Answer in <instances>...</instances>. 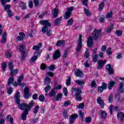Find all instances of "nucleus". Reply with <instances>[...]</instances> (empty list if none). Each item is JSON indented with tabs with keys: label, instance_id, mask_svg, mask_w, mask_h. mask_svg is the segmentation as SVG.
<instances>
[{
	"label": "nucleus",
	"instance_id": "1",
	"mask_svg": "<svg viewBox=\"0 0 124 124\" xmlns=\"http://www.w3.org/2000/svg\"><path fill=\"white\" fill-rule=\"evenodd\" d=\"M20 92H17L15 96V98L16 99V104L18 105L19 108L21 110H28L30 111L33 105V101H31L29 105H26L25 104H20Z\"/></svg>",
	"mask_w": 124,
	"mask_h": 124
},
{
	"label": "nucleus",
	"instance_id": "2",
	"mask_svg": "<svg viewBox=\"0 0 124 124\" xmlns=\"http://www.w3.org/2000/svg\"><path fill=\"white\" fill-rule=\"evenodd\" d=\"M101 35V31L100 30H94L93 32L92 36L89 37L87 41L88 47H92L93 46V40L97 39Z\"/></svg>",
	"mask_w": 124,
	"mask_h": 124
},
{
	"label": "nucleus",
	"instance_id": "3",
	"mask_svg": "<svg viewBox=\"0 0 124 124\" xmlns=\"http://www.w3.org/2000/svg\"><path fill=\"white\" fill-rule=\"evenodd\" d=\"M73 91L76 93L75 96L77 100L78 101H81L82 100V96H81V93H82V91L79 88H74Z\"/></svg>",
	"mask_w": 124,
	"mask_h": 124
},
{
	"label": "nucleus",
	"instance_id": "4",
	"mask_svg": "<svg viewBox=\"0 0 124 124\" xmlns=\"http://www.w3.org/2000/svg\"><path fill=\"white\" fill-rule=\"evenodd\" d=\"M24 79V75H21L20 76L18 77L17 78V82L18 86L20 87H25L26 84L25 83H22V81Z\"/></svg>",
	"mask_w": 124,
	"mask_h": 124
},
{
	"label": "nucleus",
	"instance_id": "5",
	"mask_svg": "<svg viewBox=\"0 0 124 124\" xmlns=\"http://www.w3.org/2000/svg\"><path fill=\"white\" fill-rule=\"evenodd\" d=\"M97 103L99 104V106L102 108V109H103L104 108V106L105 105V104L104 103V101L103 100H102V98L100 97H98L97 98Z\"/></svg>",
	"mask_w": 124,
	"mask_h": 124
},
{
	"label": "nucleus",
	"instance_id": "6",
	"mask_svg": "<svg viewBox=\"0 0 124 124\" xmlns=\"http://www.w3.org/2000/svg\"><path fill=\"white\" fill-rule=\"evenodd\" d=\"M30 89L29 87H26L24 88V98H29L31 96V94L30 93V92L29 91Z\"/></svg>",
	"mask_w": 124,
	"mask_h": 124
},
{
	"label": "nucleus",
	"instance_id": "7",
	"mask_svg": "<svg viewBox=\"0 0 124 124\" xmlns=\"http://www.w3.org/2000/svg\"><path fill=\"white\" fill-rule=\"evenodd\" d=\"M81 47H82V36L79 35L78 39V43L77 47V52H79L81 50Z\"/></svg>",
	"mask_w": 124,
	"mask_h": 124
},
{
	"label": "nucleus",
	"instance_id": "8",
	"mask_svg": "<svg viewBox=\"0 0 124 124\" xmlns=\"http://www.w3.org/2000/svg\"><path fill=\"white\" fill-rule=\"evenodd\" d=\"M107 89V84L105 83H102V86L98 87V91L100 93H102L104 90H106Z\"/></svg>",
	"mask_w": 124,
	"mask_h": 124
},
{
	"label": "nucleus",
	"instance_id": "9",
	"mask_svg": "<svg viewBox=\"0 0 124 124\" xmlns=\"http://www.w3.org/2000/svg\"><path fill=\"white\" fill-rule=\"evenodd\" d=\"M106 68L109 74H113V73H114L113 67H112V65L110 64H107L106 66Z\"/></svg>",
	"mask_w": 124,
	"mask_h": 124
},
{
	"label": "nucleus",
	"instance_id": "10",
	"mask_svg": "<svg viewBox=\"0 0 124 124\" xmlns=\"http://www.w3.org/2000/svg\"><path fill=\"white\" fill-rule=\"evenodd\" d=\"M39 57H40V54H39L38 52H35V53H34V56L31 58L30 60V62H35V61L37 60V58Z\"/></svg>",
	"mask_w": 124,
	"mask_h": 124
},
{
	"label": "nucleus",
	"instance_id": "11",
	"mask_svg": "<svg viewBox=\"0 0 124 124\" xmlns=\"http://www.w3.org/2000/svg\"><path fill=\"white\" fill-rule=\"evenodd\" d=\"M40 23L43 26H46V27H50L51 26V23L48 20H42L40 22Z\"/></svg>",
	"mask_w": 124,
	"mask_h": 124
},
{
	"label": "nucleus",
	"instance_id": "12",
	"mask_svg": "<svg viewBox=\"0 0 124 124\" xmlns=\"http://www.w3.org/2000/svg\"><path fill=\"white\" fill-rule=\"evenodd\" d=\"M106 63V61L99 60L98 62V67L97 69H101L103 67V65Z\"/></svg>",
	"mask_w": 124,
	"mask_h": 124
},
{
	"label": "nucleus",
	"instance_id": "13",
	"mask_svg": "<svg viewBox=\"0 0 124 124\" xmlns=\"http://www.w3.org/2000/svg\"><path fill=\"white\" fill-rule=\"evenodd\" d=\"M61 57V51L58 49L56 50L53 54V59L54 60H56V59H59Z\"/></svg>",
	"mask_w": 124,
	"mask_h": 124
},
{
	"label": "nucleus",
	"instance_id": "14",
	"mask_svg": "<svg viewBox=\"0 0 124 124\" xmlns=\"http://www.w3.org/2000/svg\"><path fill=\"white\" fill-rule=\"evenodd\" d=\"M117 119L119 121H120V122H123V121H124V112H119L117 114Z\"/></svg>",
	"mask_w": 124,
	"mask_h": 124
},
{
	"label": "nucleus",
	"instance_id": "15",
	"mask_svg": "<svg viewBox=\"0 0 124 124\" xmlns=\"http://www.w3.org/2000/svg\"><path fill=\"white\" fill-rule=\"evenodd\" d=\"M75 75L77 77H83L84 76L83 72H82V71L80 70V69H77L76 71Z\"/></svg>",
	"mask_w": 124,
	"mask_h": 124
},
{
	"label": "nucleus",
	"instance_id": "16",
	"mask_svg": "<svg viewBox=\"0 0 124 124\" xmlns=\"http://www.w3.org/2000/svg\"><path fill=\"white\" fill-rule=\"evenodd\" d=\"M19 35H20V36H17L16 37V39L18 41H22V40H23L24 39V38L25 37V36H26V35L25 34V33L20 32L19 33Z\"/></svg>",
	"mask_w": 124,
	"mask_h": 124
},
{
	"label": "nucleus",
	"instance_id": "17",
	"mask_svg": "<svg viewBox=\"0 0 124 124\" xmlns=\"http://www.w3.org/2000/svg\"><path fill=\"white\" fill-rule=\"evenodd\" d=\"M75 83L79 85L80 87H84L85 86V80H75Z\"/></svg>",
	"mask_w": 124,
	"mask_h": 124
},
{
	"label": "nucleus",
	"instance_id": "18",
	"mask_svg": "<svg viewBox=\"0 0 124 124\" xmlns=\"http://www.w3.org/2000/svg\"><path fill=\"white\" fill-rule=\"evenodd\" d=\"M109 112L111 115H113V110H115V111H118L119 110V108L117 106H110L109 107Z\"/></svg>",
	"mask_w": 124,
	"mask_h": 124
},
{
	"label": "nucleus",
	"instance_id": "19",
	"mask_svg": "<svg viewBox=\"0 0 124 124\" xmlns=\"http://www.w3.org/2000/svg\"><path fill=\"white\" fill-rule=\"evenodd\" d=\"M77 117H78V115L76 114H73V115L71 116L69 119L70 124H73Z\"/></svg>",
	"mask_w": 124,
	"mask_h": 124
},
{
	"label": "nucleus",
	"instance_id": "20",
	"mask_svg": "<svg viewBox=\"0 0 124 124\" xmlns=\"http://www.w3.org/2000/svg\"><path fill=\"white\" fill-rule=\"evenodd\" d=\"M29 114V110H25V111L22 113L21 115V119L23 121H25L27 119V115Z\"/></svg>",
	"mask_w": 124,
	"mask_h": 124
},
{
	"label": "nucleus",
	"instance_id": "21",
	"mask_svg": "<svg viewBox=\"0 0 124 124\" xmlns=\"http://www.w3.org/2000/svg\"><path fill=\"white\" fill-rule=\"evenodd\" d=\"M18 74V69H13L11 70V76H15Z\"/></svg>",
	"mask_w": 124,
	"mask_h": 124
},
{
	"label": "nucleus",
	"instance_id": "22",
	"mask_svg": "<svg viewBox=\"0 0 124 124\" xmlns=\"http://www.w3.org/2000/svg\"><path fill=\"white\" fill-rule=\"evenodd\" d=\"M115 86V82L113 81H111L109 82L108 85V90H112L113 89V87Z\"/></svg>",
	"mask_w": 124,
	"mask_h": 124
},
{
	"label": "nucleus",
	"instance_id": "23",
	"mask_svg": "<svg viewBox=\"0 0 124 124\" xmlns=\"http://www.w3.org/2000/svg\"><path fill=\"white\" fill-rule=\"evenodd\" d=\"M42 47V44H39L37 46H34L32 47V50H35V51H39V49Z\"/></svg>",
	"mask_w": 124,
	"mask_h": 124
},
{
	"label": "nucleus",
	"instance_id": "24",
	"mask_svg": "<svg viewBox=\"0 0 124 124\" xmlns=\"http://www.w3.org/2000/svg\"><path fill=\"white\" fill-rule=\"evenodd\" d=\"M6 32H5L2 36V40L1 41V43H6Z\"/></svg>",
	"mask_w": 124,
	"mask_h": 124
},
{
	"label": "nucleus",
	"instance_id": "25",
	"mask_svg": "<svg viewBox=\"0 0 124 124\" xmlns=\"http://www.w3.org/2000/svg\"><path fill=\"white\" fill-rule=\"evenodd\" d=\"M14 82V78H13V77H10L8 80V86H10L11 84H13Z\"/></svg>",
	"mask_w": 124,
	"mask_h": 124
},
{
	"label": "nucleus",
	"instance_id": "26",
	"mask_svg": "<svg viewBox=\"0 0 124 124\" xmlns=\"http://www.w3.org/2000/svg\"><path fill=\"white\" fill-rule=\"evenodd\" d=\"M19 50L22 53H25L26 51V46L23 45H21L19 46Z\"/></svg>",
	"mask_w": 124,
	"mask_h": 124
},
{
	"label": "nucleus",
	"instance_id": "27",
	"mask_svg": "<svg viewBox=\"0 0 124 124\" xmlns=\"http://www.w3.org/2000/svg\"><path fill=\"white\" fill-rule=\"evenodd\" d=\"M100 113L102 118L103 119H105L107 117V113H106L105 111L100 110Z\"/></svg>",
	"mask_w": 124,
	"mask_h": 124
},
{
	"label": "nucleus",
	"instance_id": "28",
	"mask_svg": "<svg viewBox=\"0 0 124 124\" xmlns=\"http://www.w3.org/2000/svg\"><path fill=\"white\" fill-rule=\"evenodd\" d=\"M104 6H105V4L104 2H102L100 3L99 5V11H102L103 8H104Z\"/></svg>",
	"mask_w": 124,
	"mask_h": 124
},
{
	"label": "nucleus",
	"instance_id": "29",
	"mask_svg": "<svg viewBox=\"0 0 124 124\" xmlns=\"http://www.w3.org/2000/svg\"><path fill=\"white\" fill-rule=\"evenodd\" d=\"M42 31L43 33H44V34H45V33L48 31V27L46 26H43L42 28Z\"/></svg>",
	"mask_w": 124,
	"mask_h": 124
},
{
	"label": "nucleus",
	"instance_id": "30",
	"mask_svg": "<svg viewBox=\"0 0 124 124\" xmlns=\"http://www.w3.org/2000/svg\"><path fill=\"white\" fill-rule=\"evenodd\" d=\"M65 42L64 40H60L57 43H56V46H62L63 44H64Z\"/></svg>",
	"mask_w": 124,
	"mask_h": 124
},
{
	"label": "nucleus",
	"instance_id": "31",
	"mask_svg": "<svg viewBox=\"0 0 124 124\" xmlns=\"http://www.w3.org/2000/svg\"><path fill=\"white\" fill-rule=\"evenodd\" d=\"M84 58H86V59H89L90 58V54L89 53V49L87 48L86 49V51L84 55Z\"/></svg>",
	"mask_w": 124,
	"mask_h": 124
},
{
	"label": "nucleus",
	"instance_id": "32",
	"mask_svg": "<svg viewBox=\"0 0 124 124\" xmlns=\"http://www.w3.org/2000/svg\"><path fill=\"white\" fill-rule=\"evenodd\" d=\"M119 91L121 93H124V83L121 82L119 84Z\"/></svg>",
	"mask_w": 124,
	"mask_h": 124
},
{
	"label": "nucleus",
	"instance_id": "33",
	"mask_svg": "<svg viewBox=\"0 0 124 124\" xmlns=\"http://www.w3.org/2000/svg\"><path fill=\"white\" fill-rule=\"evenodd\" d=\"M52 14L53 17H57L58 16V9H54L52 12Z\"/></svg>",
	"mask_w": 124,
	"mask_h": 124
},
{
	"label": "nucleus",
	"instance_id": "34",
	"mask_svg": "<svg viewBox=\"0 0 124 124\" xmlns=\"http://www.w3.org/2000/svg\"><path fill=\"white\" fill-rule=\"evenodd\" d=\"M71 15V13H68V12H66L65 15L64 16V19H69L70 18V16Z\"/></svg>",
	"mask_w": 124,
	"mask_h": 124
},
{
	"label": "nucleus",
	"instance_id": "35",
	"mask_svg": "<svg viewBox=\"0 0 124 124\" xmlns=\"http://www.w3.org/2000/svg\"><path fill=\"white\" fill-rule=\"evenodd\" d=\"M68 55V50H64V53L62 55V58H63V60H64V59H66L67 58Z\"/></svg>",
	"mask_w": 124,
	"mask_h": 124
},
{
	"label": "nucleus",
	"instance_id": "36",
	"mask_svg": "<svg viewBox=\"0 0 124 124\" xmlns=\"http://www.w3.org/2000/svg\"><path fill=\"white\" fill-rule=\"evenodd\" d=\"M19 5L21 7L22 9H26L27 8V6H26V3L24 2H21L20 3Z\"/></svg>",
	"mask_w": 124,
	"mask_h": 124
},
{
	"label": "nucleus",
	"instance_id": "37",
	"mask_svg": "<svg viewBox=\"0 0 124 124\" xmlns=\"http://www.w3.org/2000/svg\"><path fill=\"white\" fill-rule=\"evenodd\" d=\"M62 87V85H57L54 86L53 89L54 90L58 91V90H61Z\"/></svg>",
	"mask_w": 124,
	"mask_h": 124
},
{
	"label": "nucleus",
	"instance_id": "38",
	"mask_svg": "<svg viewBox=\"0 0 124 124\" xmlns=\"http://www.w3.org/2000/svg\"><path fill=\"white\" fill-rule=\"evenodd\" d=\"M61 21H62V18H59L57 19L54 21V24L56 25V26H58V25H60V23H61Z\"/></svg>",
	"mask_w": 124,
	"mask_h": 124
},
{
	"label": "nucleus",
	"instance_id": "39",
	"mask_svg": "<svg viewBox=\"0 0 124 124\" xmlns=\"http://www.w3.org/2000/svg\"><path fill=\"white\" fill-rule=\"evenodd\" d=\"M45 85H49L50 84V78L49 77H46L45 78Z\"/></svg>",
	"mask_w": 124,
	"mask_h": 124
},
{
	"label": "nucleus",
	"instance_id": "40",
	"mask_svg": "<svg viewBox=\"0 0 124 124\" xmlns=\"http://www.w3.org/2000/svg\"><path fill=\"white\" fill-rule=\"evenodd\" d=\"M71 81V78L70 77H68L67 79L66 80V85L67 86H69V85H70Z\"/></svg>",
	"mask_w": 124,
	"mask_h": 124
},
{
	"label": "nucleus",
	"instance_id": "41",
	"mask_svg": "<svg viewBox=\"0 0 124 124\" xmlns=\"http://www.w3.org/2000/svg\"><path fill=\"white\" fill-rule=\"evenodd\" d=\"M62 93H58L56 96L55 100L56 101H58V100L62 98Z\"/></svg>",
	"mask_w": 124,
	"mask_h": 124
},
{
	"label": "nucleus",
	"instance_id": "42",
	"mask_svg": "<svg viewBox=\"0 0 124 124\" xmlns=\"http://www.w3.org/2000/svg\"><path fill=\"white\" fill-rule=\"evenodd\" d=\"M84 14H85V15L86 16H90L91 15V12H90V11H89V10L85 8L84 9Z\"/></svg>",
	"mask_w": 124,
	"mask_h": 124
},
{
	"label": "nucleus",
	"instance_id": "43",
	"mask_svg": "<svg viewBox=\"0 0 124 124\" xmlns=\"http://www.w3.org/2000/svg\"><path fill=\"white\" fill-rule=\"evenodd\" d=\"M39 99L40 101H41V102H43V101H44V100H45V97L43 95H40L39 96Z\"/></svg>",
	"mask_w": 124,
	"mask_h": 124
},
{
	"label": "nucleus",
	"instance_id": "44",
	"mask_svg": "<svg viewBox=\"0 0 124 124\" xmlns=\"http://www.w3.org/2000/svg\"><path fill=\"white\" fill-rule=\"evenodd\" d=\"M113 27H114L113 25H110V27L109 28H107V29H106V32H107V33L110 32V31H112V30H113Z\"/></svg>",
	"mask_w": 124,
	"mask_h": 124
},
{
	"label": "nucleus",
	"instance_id": "45",
	"mask_svg": "<svg viewBox=\"0 0 124 124\" xmlns=\"http://www.w3.org/2000/svg\"><path fill=\"white\" fill-rule=\"evenodd\" d=\"M97 55H93V62H97Z\"/></svg>",
	"mask_w": 124,
	"mask_h": 124
},
{
	"label": "nucleus",
	"instance_id": "46",
	"mask_svg": "<svg viewBox=\"0 0 124 124\" xmlns=\"http://www.w3.org/2000/svg\"><path fill=\"white\" fill-rule=\"evenodd\" d=\"M46 67H47V66L45 63H42L40 66V68L42 70H45V69H46Z\"/></svg>",
	"mask_w": 124,
	"mask_h": 124
},
{
	"label": "nucleus",
	"instance_id": "47",
	"mask_svg": "<svg viewBox=\"0 0 124 124\" xmlns=\"http://www.w3.org/2000/svg\"><path fill=\"white\" fill-rule=\"evenodd\" d=\"M7 65V64L6 62H4L2 64V69L3 71H5V68H6V66Z\"/></svg>",
	"mask_w": 124,
	"mask_h": 124
},
{
	"label": "nucleus",
	"instance_id": "48",
	"mask_svg": "<svg viewBox=\"0 0 124 124\" xmlns=\"http://www.w3.org/2000/svg\"><path fill=\"white\" fill-rule=\"evenodd\" d=\"M50 89H51V86L48 85L45 88V92L47 93H48V92H49V91H50Z\"/></svg>",
	"mask_w": 124,
	"mask_h": 124
},
{
	"label": "nucleus",
	"instance_id": "49",
	"mask_svg": "<svg viewBox=\"0 0 124 124\" xmlns=\"http://www.w3.org/2000/svg\"><path fill=\"white\" fill-rule=\"evenodd\" d=\"M63 93L65 96H67V94H68V93H67V89H66V88L64 87L63 88Z\"/></svg>",
	"mask_w": 124,
	"mask_h": 124
},
{
	"label": "nucleus",
	"instance_id": "50",
	"mask_svg": "<svg viewBox=\"0 0 124 124\" xmlns=\"http://www.w3.org/2000/svg\"><path fill=\"white\" fill-rule=\"evenodd\" d=\"M46 77L48 76H50V77H53L54 76V73H52V72L48 71L46 74Z\"/></svg>",
	"mask_w": 124,
	"mask_h": 124
},
{
	"label": "nucleus",
	"instance_id": "51",
	"mask_svg": "<svg viewBox=\"0 0 124 124\" xmlns=\"http://www.w3.org/2000/svg\"><path fill=\"white\" fill-rule=\"evenodd\" d=\"M11 0H0V1L1 2L2 5H5L6 2H10Z\"/></svg>",
	"mask_w": 124,
	"mask_h": 124
},
{
	"label": "nucleus",
	"instance_id": "52",
	"mask_svg": "<svg viewBox=\"0 0 124 124\" xmlns=\"http://www.w3.org/2000/svg\"><path fill=\"white\" fill-rule=\"evenodd\" d=\"M112 15H113V13H112V12H109V13H108L107 15H106V17L107 18H108V19L111 18L112 17Z\"/></svg>",
	"mask_w": 124,
	"mask_h": 124
},
{
	"label": "nucleus",
	"instance_id": "53",
	"mask_svg": "<svg viewBox=\"0 0 124 124\" xmlns=\"http://www.w3.org/2000/svg\"><path fill=\"white\" fill-rule=\"evenodd\" d=\"M106 53L108 56L111 55V54H112V49H111V48H108V49L107 50Z\"/></svg>",
	"mask_w": 124,
	"mask_h": 124
},
{
	"label": "nucleus",
	"instance_id": "54",
	"mask_svg": "<svg viewBox=\"0 0 124 124\" xmlns=\"http://www.w3.org/2000/svg\"><path fill=\"white\" fill-rule=\"evenodd\" d=\"M56 93H55V90L54 89L49 93V96H55Z\"/></svg>",
	"mask_w": 124,
	"mask_h": 124
},
{
	"label": "nucleus",
	"instance_id": "55",
	"mask_svg": "<svg viewBox=\"0 0 124 124\" xmlns=\"http://www.w3.org/2000/svg\"><path fill=\"white\" fill-rule=\"evenodd\" d=\"M39 109V106H36L34 108V114H37V112H38V109Z\"/></svg>",
	"mask_w": 124,
	"mask_h": 124
},
{
	"label": "nucleus",
	"instance_id": "56",
	"mask_svg": "<svg viewBox=\"0 0 124 124\" xmlns=\"http://www.w3.org/2000/svg\"><path fill=\"white\" fill-rule=\"evenodd\" d=\"M67 12H68V13H70L71 14V13L72 11H73V7H70L67 8Z\"/></svg>",
	"mask_w": 124,
	"mask_h": 124
},
{
	"label": "nucleus",
	"instance_id": "57",
	"mask_svg": "<svg viewBox=\"0 0 124 124\" xmlns=\"http://www.w3.org/2000/svg\"><path fill=\"white\" fill-rule=\"evenodd\" d=\"M81 1L84 5H85L86 6L89 5V3H88V0H81Z\"/></svg>",
	"mask_w": 124,
	"mask_h": 124
},
{
	"label": "nucleus",
	"instance_id": "58",
	"mask_svg": "<svg viewBox=\"0 0 124 124\" xmlns=\"http://www.w3.org/2000/svg\"><path fill=\"white\" fill-rule=\"evenodd\" d=\"M113 95H110L108 96V103H111L113 101Z\"/></svg>",
	"mask_w": 124,
	"mask_h": 124
},
{
	"label": "nucleus",
	"instance_id": "59",
	"mask_svg": "<svg viewBox=\"0 0 124 124\" xmlns=\"http://www.w3.org/2000/svg\"><path fill=\"white\" fill-rule=\"evenodd\" d=\"M12 92H13V89H12V88L9 87L8 88L7 93L8 94H11L12 93Z\"/></svg>",
	"mask_w": 124,
	"mask_h": 124
},
{
	"label": "nucleus",
	"instance_id": "60",
	"mask_svg": "<svg viewBox=\"0 0 124 124\" xmlns=\"http://www.w3.org/2000/svg\"><path fill=\"white\" fill-rule=\"evenodd\" d=\"M67 24L68 25L71 26V25L73 24V19L70 18L69 20H68Z\"/></svg>",
	"mask_w": 124,
	"mask_h": 124
},
{
	"label": "nucleus",
	"instance_id": "61",
	"mask_svg": "<svg viewBox=\"0 0 124 124\" xmlns=\"http://www.w3.org/2000/svg\"><path fill=\"white\" fill-rule=\"evenodd\" d=\"M122 33H123V32H122V31L120 30H117L116 32V34H117L118 36H121Z\"/></svg>",
	"mask_w": 124,
	"mask_h": 124
},
{
	"label": "nucleus",
	"instance_id": "62",
	"mask_svg": "<svg viewBox=\"0 0 124 124\" xmlns=\"http://www.w3.org/2000/svg\"><path fill=\"white\" fill-rule=\"evenodd\" d=\"M78 109H84V104L80 103L78 106Z\"/></svg>",
	"mask_w": 124,
	"mask_h": 124
},
{
	"label": "nucleus",
	"instance_id": "63",
	"mask_svg": "<svg viewBox=\"0 0 124 124\" xmlns=\"http://www.w3.org/2000/svg\"><path fill=\"white\" fill-rule=\"evenodd\" d=\"M96 85L95 84V81L94 80H92L91 81V87L92 88H94L95 87H96Z\"/></svg>",
	"mask_w": 124,
	"mask_h": 124
},
{
	"label": "nucleus",
	"instance_id": "64",
	"mask_svg": "<svg viewBox=\"0 0 124 124\" xmlns=\"http://www.w3.org/2000/svg\"><path fill=\"white\" fill-rule=\"evenodd\" d=\"M5 56L8 59H9L11 57H12L11 53H10V52H7L6 53Z\"/></svg>",
	"mask_w": 124,
	"mask_h": 124
}]
</instances>
